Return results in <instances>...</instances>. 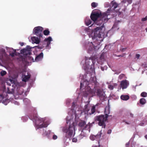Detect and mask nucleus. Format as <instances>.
<instances>
[{
	"label": "nucleus",
	"instance_id": "44",
	"mask_svg": "<svg viewBox=\"0 0 147 147\" xmlns=\"http://www.w3.org/2000/svg\"><path fill=\"white\" fill-rule=\"evenodd\" d=\"M93 57H90L88 59L87 58H85V59H93Z\"/></svg>",
	"mask_w": 147,
	"mask_h": 147
},
{
	"label": "nucleus",
	"instance_id": "19",
	"mask_svg": "<svg viewBox=\"0 0 147 147\" xmlns=\"http://www.w3.org/2000/svg\"><path fill=\"white\" fill-rule=\"evenodd\" d=\"M85 22L86 25L88 26L91 23V20L88 18H86L85 20Z\"/></svg>",
	"mask_w": 147,
	"mask_h": 147
},
{
	"label": "nucleus",
	"instance_id": "43",
	"mask_svg": "<svg viewBox=\"0 0 147 147\" xmlns=\"http://www.w3.org/2000/svg\"><path fill=\"white\" fill-rule=\"evenodd\" d=\"M92 147H101V146L100 145H98L97 146H92Z\"/></svg>",
	"mask_w": 147,
	"mask_h": 147
},
{
	"label": "nucleus",
	"instance_id": "36",
	"mask_svg": "<svg viewBox=\"0 0 147 147\" xmlns=\"http://www.w3.org/2000/svg\"><path fill=\"white\" fill-rule=\"evenodd\" d=\"M127 114L128 115H130V117H134V114L130 112L128 113Z\"/></svg>",
	"mask_w": 147,
	"mask_h": 147
},
{
	"label": "nucleus",
	"instance_id": "39",
	"mask_svg": "<svg viewBox=\"0 0 147 147\" xmlns=\"http://www.w3.org/2000/svg\"><path fill=\"white\" fill-rule=\"evenodd\" d=\"M75 107V103L74 102H73V103H72V109H74V108Z\"/></svg>",
	"mask_w": 147,
	"mask_h": 147
},
{
	"label": "nucleus",
	"instance_id": "23",
	"mask_svg": "<svg viewBox=\"0 0 147 147\" xmlns=\"http://www.w3.org/2000/svg\"><path fill=\"white\" fill-rule=\"evenodd\" d=\"M140 102L142 105L145 104L146 102V99L144 98H141L140 100Z\"/></svg>",
	"mask_w": 147,
	"mask_h": 147
},
{
	"label": "nucleus",
	"instance_id": "1",
	"mask_svg": "<svg viewBox=\"0 0 147 147\" xmlns=\"http://www.w3.org/2000/svg\"><path fill=\"white\" fill-rule=\"evenodd\" d=\"M108 15L106 13L102 14L100 11L98 9L94 10L92 12L90 16L92 20L97 25L102 24L101 27H97L94 30V34L101 35L100 33L103 28L104 27V23L108 21Z\"/></svg>",
	"mask_w": 147,
	"mask_h": 147
},
{
	"label": "nucleus",
	"instance_id": "2",
	"mask_svg": "<svg viewBox=\"0 0 147 147\" xmlns=\"http://www.w3.org/2000/svg\"><path fill=\"white\" fill-rule=\"evenodd\" d=\"M89 94L92 96L97 95L100 97L104 96V92L97 86H94L92 89L89 86L87 90L84 93V96L87 97Z\"/></svg>",
	"mask_w": 147,
	"mask_h": 147
},
{
	"label": "nucleus",
	"instance_id": "25",
	"mask_svg": "<svg viewBox=\"0 0 147 147\" xmlns=\"http://www.w3.org/2000/svg\"><path fill=\"white\" fill-rule=\"evenodd\" d=\"M48 124L44 122H43L42 124L40 125L39 126V127L40 128H41L42 127H47L48 126Z\"/></svg>",
	"mask_w": 147,
	"mask_h": 147
},
{
	"label": "nucleus",
	"instance_id": "41",
	"mask_svg": "<svg viewBox=\"0 0 147 147\" xmlns=\"http://www.w3.org/2000/svg\"><path fill=\"white\" fill-rule=\"evenodd\" d=\"M84 83H86V85H87V86H88V85L90 84L89 83V82H88V81H85L84 82Z\"/></svg>",
	"mask_w": 147,
	"mask_h": 147
},
{
	"label": "nucleus",
	"instance_id": "28",
	"mask_svg": "<svg viewBox=\"0 0 147 147\" xmlns=\"http://www.w3.org/2000/svg\"><path fill=\"white\" fill-rule=\"evenodd\" d=\"M91 6L94 8L96 7L98 5V3L95 2H93L91 4Z\"/></svg>",
	"mask_w": 147,
	"mask_h": 147
},
{
	"label": "nucleus",
	"instance_id": "12",
	"mask_svg": "<svg viewBox=\"0 0 147 147\" xmlns=\"http://www.w3.org/2000/svg\"><path fill=\"white\" fill-rule=\"evenodd\" d=\"M88 47H89L88 48V51L89 53L90 51L93 50H95L96 48L97 47L96 46H94L92 42L89 43Z\"/></svg>",
	"mask_w": 147,
	"mask_h": 147
},
{
	"label": "nucleus",
	"instance_id": "38",
	"mask_svg": "<svg viewBox=\"0 0 147 147\" xmlns=\"http://www.w3.org/2000/svg\"><path fill=\"white\" fill-rule=\"evenodd\" d=\"M57 136L56 135H54L53 137V139L54 140H56L57 138Z\"/></svg>",
	"mask_w": 147,
	"mask_h": 147
},
{
	"label": "nucleus",
	"instance_id": "47",
	"mask_svg": "<svg viewBox=\"0 0 147 147\" xmlns=\"http://www.w3.org/2000/svg\"><path fill=\"white\" fill-rule=\"evenodd\" d=\"M125 123L126 124H130V123H128V122H125Z\"/></svg>",
	"mask_w": 147,
	"mask_h": 147
},
{
	"label": "nucleus",
	"instance_id": "30",
	"mask_svg": "<svg viewBox=\"0 0 147 147\" xmlns=\"http://www.w3.org/2000/svg\"><path fill=\"white\" fill-rule=\"evenodd\" d=\"M123 2L124 3L127 2L129 4H130L131 3L132 0H124Z\"/></svg>",
	"mask_w": 147,
	"mask_h": 147
},
{
	"label": "nucleus",
	"instance_id": "6",
	"mask_svg": "<svg viewBox=\"0 0 147 147\" xmlns=\"http://www.w3.org/2000/svg\"><path fill=\"white\" fill-rule=\"evenodd\" d=\"M98 106V104L96 105H94L92 106L91 109V112H89L90 109V107L88 104L84 106V110L85 112L89 115H91L94 114L95 111L96 106Z\"/></svg>",
	"mask_w": 147,
	"mask_h": 147
},
{
	"label": "nucleus",
	"instance_id": "49",
	"mask_svg": "<svg viewBox=\"0 0 147 147\" xmlns=\"http://www.w3.org/2000/svg\"><path fill=\"white\" fill-rule=\"evenodd\" d=\"M82 83H80V88H81L82 87Z\"/></svg>",
	"mask_w": 147,
	"mask_h": 147
},
{
	"label": "nucleus",
	"instance_id": "9",
	"mask_svg": "<svg viewBox=\"0 0 147 147\" xmlns=\"http://www.w3.org/2000/svg\"><path fill=\"white\" fill-rule=\"evenodd\" d=\"M102 134V133L101 131H100V132H98L96 135H91L90 137V139L92 140H94L95 139L98 140L100 138Z\"/></svg>",
	"mask_w": 147,
	"mask_h": 147
},
{
	"label": "nucleus",
	"instance_id": "14",
	"mask_svg": "<svg viewBox=\"0 0 147 147\" xmlns=\"http://www.w3.org/2000/svg\"><path fill=\"white\" fill-rule=\"evenodd\" d=\"M43 53L42 52L40 54L36 57L35 59V61H40L42 59L43 57Z\"/></svg>",
	"mask_w": 147,
	"mask_h": 147
},
{
	"label": "nucleus",
	"instance_id": "26",
	"mask_svg": "<svg viewBox=\"0 0 147 147\" xmlns=\"http://www.w3.org/2000/svg\"><path fill=\"white\" fill-rule=\"evenodd\" d=\"M27 59H28L30 61H32V62H34L35 61V60H34V59L33 57L30 56V55H28L27 56H26Z\"/></svg>",
	"mask_w": 147,
	"mask_h": 147
},
{
	"label": "nucleus",
	"instance_id": "29",
	"mask_svg": "<svg viewBox=\"0 0 147 147\" xmlns=\"http://www.w3.org/2000/svg\"><path fill=\"white\" fill-rule=\"evenodd\" d=\"M0 74L1 76H3L6 74V72L5 71L3 70L1 72Z\"/></svg>",
	"mask_w": 147,
	"mask_h": 147
},
{
	"label": "nucleus",
	"instance_id": "20",
	"mask_svg": "<svg viewBox=\"0 0 147 147\" xmlns=\"http://www.w3.org/2000/svg\"><path fill=\"white\" fill-rule=\"evenodd\" d=\"M16 50L14 49L13 51H10L9 52V55L12 57H14L15 55H16Z\"/></svg>",
	"mask_w": 147,
	"mask_h": 147
},
{
	"label": "nucleus",
	"instance_id": "52",
	"mask_svg": "<svg viewBox=\"0 0 147 147\" xmlns=\"http://www.w3.org/2000/svg\"><path fill=\"white\" fill-rule=\"evenodd\" d=\"M7 92L8 93H10V92H8V91H7Z\"/></svg>",
	"mask_w": 147,
	"mask_h": 147
},
{
	"label": "nucleus",
	"instance_id": "53",
	"mask_svg": "<svg viewBox=\"0 0 147 147\" xmlns=\"http://www.w3.org/2000/svg\"><path fill=\"white\" fill-rule=\"evenodd\" d=\"M93 24H92V25H91L90 26H93Z\"/></svg>",
	"mask_w": 147,
	"mask_h": 147
},
{
	"label": "nucleus",
	"instance_id": "51",
	"mask_svg": "<svg viewBox=\"0 0 147 147\" xmlns=\"http://www.w3.org/2000/svg\"><path fill=\"white\" fill-rule=\"evenodd\" d=\"M143 125V123H142V124H141V125H142V126Z\"/></svg>",
	"mask_w": 147,
	"mask_h": 147
},
{
	"label": "nucleus",
	"instance_id": "27",
	"mask_svg": "<svg viewBox=\"0 0 147 147\" xmlns=\"http://www.w3.org/2000/svg\"><path fill=\"white\" fill-rule=\"evenodd\" d=\"M140 95L142 97H146L147 96V93L145 92H143Z\"/></svg>",
	"mask_w": 147,
	"mask_h": 147
},
{
	"label": "nucleus",
	"instance_id": "5",
	"mask_svg": "<svg viewBox=\"0 0 147 147\" xmlns=\"http://www.w3.org/2000/svg\"><path fill=\"white\" fill-rule=\"evenodd\" d=\"M43 30V28L42 27L38 26L35 27L33 30L34 34L36 35L40 38H42L43 36L42 33Z\"/></svg>",
	"mask_w": 147,
	"mask_h": 147
},
{
	"label": "nucleus",
	"instance_id": "46",
	"mask_svg": "<svg viewBox=\"0 0 147 147\" xmlns=\"http://www.w3.org/2000/svg\"><path fill=\"white\" fill-rule=\"evenodd\" d=\"M20 45L21 46H23L24 45V43L23 42H21Z\"/></svg>",
	"mask_w": 147,
	"mask_h": 147
},
{
	"label": "nucleus",
	"instance_id": "11",
	"mask_svg": "<svg viewBox=\"0 0 147 147\" xmlns=\"http://www.w3.org/2000/svg\"><path fill=\"white\" fill-rule=\"evenodd\" d=\"M78 125L79 126L84 129H86L88 126V125L86 124V121L83 120H81L79 122L78 124Z\"/></svg>",
	"mask_w": 147,
	"mask_h": 147
},
{
	"label": "nucleus",
	"instance_id": "13",
	"mask_svg": "<svg viewBox=\"0 0 147 147\" xmlns=\"http://www.w3.org/2000/svg\"><path fill=\"white\" fill-rule=\"evenodd\" d=\"M90 82L94 85V86H97L98 84L96 81V78L95 76L91 77L90 80Z\"/></svg>",
	"mask_w": 147,
	"mask_h": 147
},
{
	"label": "nucleus",
	"instance_id": "45",
	"mask_svg": "<svg viewBox=\"0 0 147 147\" xmlns=\"http://www.w3.org/2000/svg\"><path fill=\"white\" fill-rule=\"evenodd\" d=\"M27 100H28V99L26 98L24 99L23 101L25 102V101H27Z\"/></svg>",
	"mask_w": 147,
	"mask_h": 147
},
{
	"label": "nucleus",
	"instance_id": "7",
	"mask_svg": "<svg viewBox=\"0 0 147 147\" xmlns=\"http://www.w3.org/2000/svg\"><path fill=\"white\" fill-rule=\"evenodd\" d=\"M32 111L33 113V115L32 116V115H30L29 117V118L32 120H35L36 121H40V122H43L44 120L42 118H39L37 117V112L36 109L34 108H33Z\"/></svg>",
	"mask_w": 147,
	"mask_h": 147
},
{
	"label": "nucleus",
	"instance_id": "18",
	"mask_svg": "<svg viewBox=\"0 0 147 147\" xmlns=\"http://www.w3.org/2000/svg\"><path fill=\"white\" fill-rule=\"evenodd\" d=\"M120 98L121 99L124 100H127L129 98V96L128 95H121Z\"/></svg>",
	"mask_w": 147,
	"mask_h": 147
},
{
	"label": "nucleus",
	"instance_id": "15",
	"mask_svg": "<svg viewBox=\"0 0 147 147\" xmlns=\"http://www.w3.org/2000/svg\"><path fill=\"white\" fill-rule=\"evenodd\" d=\"M110 107L109 106H107L106 107L105 109V116H107V117H108L109 116H111V115H108L110 113Z\"/></svg>",
	"mask_w": 147,
	"mask_h": 147
},
{
	"label": "nucleus",
	"instance_id": "24",
	"mask_svg": "<svg viewBox=\"0 0 147 147\" xmlns=\"http://www.w3.org/2000/svg\"><path fill=\"white\" fill-rule=\"evenodd\" d=\"M50 31L48 29H46L43 31V34L45 36H47L49 34Z\"/></svg>",
	"mask_w": 147,
	"mask_h": 147
},
{
	"label": "nucleus",
	"instance_id": "40",
	"mask_svg": "<svg viewBox=\"0 0 147 147\" xmlns=\"http://www.w3.org/2000/svg\"><path fill=\"white\" fill-rule=\"evenodd\" d=\"M112 131L111 129H109L107 132V133L108 134H110L111 132Z\"/></svg>",
	"mask_w": 147,
	"mask_h": 147
},
{
	"label": "nucleus",
	"instance_id": "17",
	"mask_svg": "<svg viewBox=\"0 0 147 147\" xmlns=\"http://www.w3.org/2000/svg\"><path fill=\"white\" fill-rule=\"evenodd\" d=\"M30 77V75L28 74L27 75H25L23 78L22 80L23 82H26L28 81Z\"/></svg>",
	"mask_w": 147,
	"mask_h": 147
},
{
	"label": "nucleus",
	"instance_id": "4",
	"mask_svg": "<svg viewBox=\"0 0 147 147\" xmlns=\"http://www.w3.org/2000/svg\"><path fill=\"white\" fill-rule=\"evenodd\" d=\"M107 116L103 115L96 116L95 117V121H98V125L100 126H102V127L105 128L106 126L105 122L107 120Z\"/></svg>",
	"mask_w": 147,
	"mask_h": 147
},
{
	"label": "nucleus",
	"instance_id": "33",
	"mask_svg": "<svg viewBox=\"0 0 147 147\" xmlns=\"http://www.w3.org/2000/svg\"><path fill=\"white\" fill-rule=\"evenodd\" d=\"M142 21H145L147 20V16L145 17V18H142Z\"/></svg>",
	"mask_w": 147,
	"mask_h": 147
},
{
	"label": "nucleus",
	"instance_id": "16",
	"mask_svg": "<svg viewBox=\"0 0 147 147\" xmlns=\"http://www.w3.org/2000/svg\"><path fill=\"white\" fill-rule=\"evenodd\" d=\"M52 39L51 36H49L48 38H45L44 41L47 42V46L48 47L51 43V41H52Z\"/></svg>",
	"mask_w": 147,
	"mask_h": 147
},
{
	"label": "nucleus",
	"instance_id": "32",
	"mask_svg": "<svg viewBox=\"0 0 147 147\" xmlns=\"http://www.w3.org/2000/svg\"><path fill=\"white\" fill-rule=\"evenodd\" d=\"M109 88L111 90H113V89L114 87L112 85H109Z\"/></svg>",
	"mask_w": 147,
	"mask_h": 147
},
{
	"label": "nucleus",
	"instance_id": "50",
	"mask_svg": "<svg viewBox=\"0 0 147 147\" xmlns=\"http://www.w3.org/2000/svg\"><path fill=\"white\" fill-rule=\"evenodd\" d=\"M82 136V134H80L79 135V137H80Z\"/></svg>",
	"mask_w": 147,
	"mask_h": 147
},
{
	"label": "nucleus",
	"instance_id": "37",
	"mask_svg": "<svg viewBox=\"0 0 147 147\" xmlns=\"http://www.w3.org/2000/svg\"><path fill=\"white\" fill-rule=\"evenodd\" d=\"M77 141V139L76 138H74L72 139V142H76Z\"/></svg>",
	"mask_w": 147,
	"mask_h": 147
},
{
	"label": "nucleus",
	"instance_id": "21",
	"mask_svg": "<svg viewBox=\"0 0 147 147\" xmlns=\"http://www.w3.org/2000/svg\"><path fill=\"white\" fill-rule=\"evenodd\" d=\"M111 4L112 5V7H113V8L114 9H115L116 8H117L118 5V4L117 3L115 2H114L113 1H112Z\"/></svg>",
	"mask_w": 147,
	"mask_h": 147
},
{
	"label": "nucleus",
	"instance_id": "35",
	"mask_svg": "<svg viewBox=\"0 0 147 147\" xmlns=\"http://www.w3.org/2000/svg\"><path fill=\"white\" fill-rule=\"evenodd\" d=\"M47 134L46 133V131H44L43 133L42 134V135L43 136H47Z\"/></svg>",
	"mask_w": 147,
	"mask_h": 147
},
{
	"label": "nucleus",
	"instance_id": "48",
	"mask_svg": "<svg viewBox=\"0 0 147 147\" xmlns=\"http://www.w3.org/2000/svg\"><path fill=\"white\" fill-rule=\"evenodd\" d=\"M145 138L147 140V134L145 136Z\"/></svg>",
	"mask_w": 147,
	"mask_h": 147
},
{
	"label": "nucleus",
	"instance_id": "31",
	"mask_svg": "<svg viewBox=\"0 0 147 147\" xmlns=\"http://www.w3.org/2000/svg\"><path fill=\"white\" fill-rule=\"evenodd\" d=\"M125 75L123 74H121L119 75V79L121 80L124 76Z\"/></svg>",
	"mask_w": 147,
	"mask_h": 147
},
{
	"label": "nucleus",
	"instance_id": "8",
	"mask_svg": "<svg viewBox=\"0 0 147 147\" xmlns=\"http://www.w3.org/2000/svg\"><path fill=\"white\" fill-rule=\"evenodd\" d=\"M31 48L29 46H27L26 48L22 49L20 51V53L23 54L25 57L31 54Z\"/></svg>",
	"mask_w": 147,
	"mask_h": 147
},
{
	"label": "nucleus",
	"instance_id": "34",
	"mask_svg": "<svg viewBox=\"0 0 147 147\" xmlns=\"http://www.w3.org/2000/svg\"><path fill=\"white\" fill-rule=\"evenodd\" d=\"M4 97L3 94H0V99L1 100L4 99Z\"/></svg>",
	"mask_w": 147,
	"mask_h": 147
},
{
	"label": "nucleus",
	"instance_id": "42",
	"mask_svg": "<svg viewBox=\"0 0 147 147\" xmlns=\"http://www.w3.org/2000/svg\"><path fill=\"white\" fill-rule=\"evenodd\" d=\"M140 57V55L139 54H137L136 55V57L138 59H139Z\"/></svg>",
	"mask_w": 147,
	"mask_h": 147
},
{
	"label": "nucleus",
	"instance_id": "3",
	"mask_svg": "<svg viewBox=\"0 0 147 147\" xmlns=\"http://www.w3.org/2000/svg\"><path fill=\"white\" fill-rule=\"evenodd\" d=\"M75 127L74 123L69 125L68 128L64 127L63 129V132L65 133V137L67 138H69L73 137L75 134Z\"/></svg>",
	"mask_w": 147,
	"mask_h": 147
},
{
	"label": "nucleus",
	"instance_id": "10",
	"mask_svg": "<svg viewBox=\"0 0 147 147\" xmlns=\"http://www.w3.org/2000/svg\"><path fill=\"white\" fill-rule=\"evenodd\" d=\"M129 83L128 81L127 80H123L120 83L121 87L122 89L126 88L129 85Z\"/></svg>",
	"mask_w": 147,
	"mask_h": 147
},
{
	"label": "nucleus",
	"instance_id": "22",
	"mask_svg": "<svg viewBox=\"0 0 147 147\" xmlns=\"http://www.w3.org/2000/svg\"><path fill=\"white\" fill-rule=\"evenodd\" d=\"M35 40V42L36 44H38L40 42V40L39 38L37 37H34L32 38V40Z\"/></svg>",
	"mask_w": 147,
	"mask_h": 147
}]
</instances>
